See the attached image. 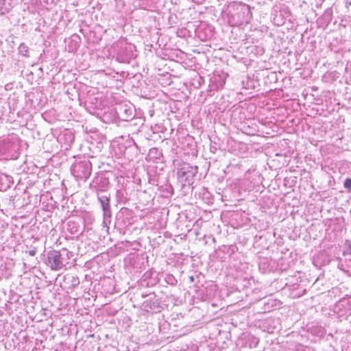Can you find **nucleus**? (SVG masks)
I'll return each instance as SVG.
<instances>
[{
	"label": "nucleus",
	"mask_w": 351,
	"mask_h": 351,
	"mask_svg": "<svg viewBox=\"0 0 351 351\" xmlns=\"http://www.w3.org/2000/svg\"><path fill=\"white\" fill-rule=\"evenodd\" d=\"M19 52L25 57L29 56V47L24 43H21L19 47Z\"/></svg>",
	"instance_id": "13"
},
{
	"label": "nucleus",
	"mask_w": 351,
	"mask_h": 351,
	"mask_svg": "<svg viewBox=\"0 0 351 351\" xmlns=\"http://www.w3.org/2000/svg\"><path fill=\"white\" fill-rule=\"evenodd\" d=\"M189 280H190L191 282H194V281H195L194 276H190L189 277Z\"/></svg>",
	"instance_id": "22"
},
{
	"label": "nucleus",
	"mask_w": 351,
	"mask_h": 351,
	"mask_svg": "<svg viewBox=\"0 0 351 351\" xmlns=\"http://www.w3.org/2000/svg\"><path fill=\"white\" fill-rule=\"evenodd\" d=\"M158 152V149L157 148H152L149 150L150 154H157Z\"/></svg>",
	"instance_id": "20"
},
{
	"label": "nucleus",
	"mask_w": 351,
	"mask_h": 351,
	"mask_svg": "<svg viewBox=\"0 0 351 351\" xmlns=\"http://www.w3.org/2000/svg\"><path fill=\"white\" fill-rule=\"evenodd\" d=\"M114 110L118 119L123 121H131L136 115L134 106L129 101L117 104Z\"/></svg>",
	"instance_id": "4"
},
{
	"label": "nucleus",
	"mask_w": 351,
	"mask_h": 351,
	"mask_svg": "<svg viewBox=\"0 0 351 351\" xmlns=\"http://www.w3.org/2000/svg\"><path fill=\"white\" fill-rule=\"evenodd\" d=\"M129 209L126 208H122L120 210V212L122 213V214H124L125 213H128L129 212Z\"/></svg>",
	"instance_id": "21"
},
{
	"label": "nucleus",
	"mask_w": 351,
	"mask_h": 351,
	"mask_svg": "<svg viewBox=\"0 0 351 351\" xmlns=\"http://www.w3.org/2000/svg\"><path fill=\"white\" fill-rule=\"evenodd\" d=\"M343 186L348 191H351V178H346L343 182Z\"/></svg>",
	"instance_id": "15"
},
{
	"label": "nucleus",
	"mask_w": 351,
	"mask_h": 351,
	"mask_svg": "<svg viewBox=\"0 0 351 351\" xmlns=\"http://www.w3.org/2000/svg\"><path fill=\"white\" fill-rule=\"evenodd\" d=\"M133 143H134V145H135V146H137V144H136V143H134V141H133Z\"/></svg>",
	"instance_id": "25"
},
{
	"label": "nucleus",
	"mask_w": 351,
	"mask_h": 351,
	"mask_svg": "<svg viewBox=\"0 0 351 351\" xmlns=\"http://www.w3.org/2000/svg\"><path fill=\"white\" fill-rule=\"evenodd\" d=\"M12 184V177L7 174L0 173V191H5L10 188Z\"/></svg>",
	"instance_id": "10"
},
{
	"label": "nucleus",
	"mask_w": 351,
	"mask_h": 351,
	"mask_svg": "<svg viewBox=\"0 0 351 351\" xmlns=\"http://www.w3.org/2000/svg\"><path fill=\"white\" fill-rule=\"evenodd\" d=\"M349 250H350V252H351V243H350V245H349Z\"/></svg>",
	"instance_id": "23"
},
{
	"label": "nucleus",
	"mask_w": 351,
	"mask_h": 351,
	"mask_svg": "<svg viewBox=\"0 0 351 351\" xmlns=\"http://www.w3.org/2000/svg\"><path fill=\"white\" fill-rule=\"evenodd\" d=\"M36 247H33L32 250H29L28 251V254L29 256H34L36 254Z\"/></svg>",
	"instance_id": "18"
},
{
	"label": "nucleus",
	"mask_w": 351,
	"mask_h": 351,
	"mask_svg": "<svg viewBox=\"0 0 351 351\" xmlns=\"http://www.w3.org/2000/svg\"><path fill=\"white\" fill-rule=\"evenodd\" d=\"M97 199L103 211V223L107 226L111 222L112 211L110 206V195L108 193L97 194Z\"/></svg>",
	"instance_id": "5"
},
{
	"label": "nucleus",
	"mask_w": 351,
	"mask_h": 351,
	"mask_svg": "<svg viewBox=\"0 0 351 351\" xmlns=\"http://www.w3.org/2000/svg\"><path fill=\"white\" fill-rule=\"evenodd\" d=\"M224 84H225V80H221L219 82V84L216 86V88H221L223 86Z\"/></svg>",
	"instance_id": "19"
},
{
	"label": "nucleus",
	"mask_w": 351,
	"mask_h": 351,
	"mask_svg": "<svg viewBox=\"0 0 351 351\" xmlns=\"http://www.w3.org/2000/svg\"><path fill=\"white\" fill-rule=\"evenodd\" d=\"M72 256V252L65 248L61 250H50L47 253L45 263L52 271H60L66 269Z\"/></svg>",
	"instance_id": "1"
},
{
	"label": "nucleus",
	"mask_w": 351,
	"mask_h": 351,
	"mask_svg": "<svg viewBox=\"0 0 351 351\" xmlns=\"http://www.w3.org/2000/svg\"><path fill=\"white\" fill-rule=\"evenodd\" d=\"M250 8L248 5H240L235 9L234 12L231 14L230 23H232L233 26H239L244 23H247Z\"/></svg>",
	"instance_id": "7"
},
{
	"label": "nucleus",
	"mask_w": 351,
	"mask_h": 351,
	"mask_svg": "<svg viewBox=\"0 0 351 351\" xmlns=\"http://www.w3.org/2000/svg\"><path fill=\"white\" fill-rule=\"evenodd\" d=\"M110 182L108 178L104 174H100L90 183L89 187L93 190L96 194L108 193Z\"/></svg>",
	"instance_id": "9"
},
{
	"label": "nucleus",
	"mask_w": 351,
	"mask_h": 351,
	"mask_svg": "<svg viewBox=\"0 0 351 351\" xmlns=\"http://www.w3.org/2000/svg\"><path fill=\"white\" fill-rule=\"evenodd\" d=\"M165 282L170 285H176L178 282L176 278L174 277L173 275L171 274H167L165 275Z\"/></svg>",
	"instance_id": "14"
},
{
	"label": "nucleus",
	"mask_w": 351,
	"mask_h": 351,
	"mask_svg": "<svg viewBox=\"0 0 351 351\" xmlns=\"http://www.w3.org/2000/svg\"><path fill=\"white\" fill-rule=\"evenodd\" d=\"M64 281L69 285V288H75L80 284V280L77 276L66 274L64 276Z\"/></svg>",
	"instance_id": "11"
},
{
	"label": "nucleus",
	"mask_w": 351,
	"mask_h": 351,
	"mask_svg": "<svg viewBox=\"0 0 351 351\" xmlns=\"http://www.w3.org/2000/svg\"><path fill=\"white\" fill-rule=\"evenodd\" d=\"M135 46L132 44L128 43L124 40L119 41L113 46L114 51H116V60L122 63H129L132 59L136 56Z\"/></svg>",
	"instance_id": "2"
},
{
	"label": "nucleus",
	"mask_w": 351,
	"mask_h": 351,
	"mask_svg": "<svg viewBox=\"0 0 351 351\" xmlns=\"http://www.w3.org/2000/svg\"><path fill=\"white\" fill-rule=\"evenodd\" d=\"M141 297L146 298L142 304V307L145 311L160 312L162 308L160 305V301L156 298V295L154 292L142 293Z\"/></svg>",
	"instance_id": "8"
},
{
	"label": "nucleus",
	"mask_w": 351,
	"mask_h": 351,
	"mask_svg": "<svg viewBox=\"0 0 351 351\" xmlns=\"http://www.w3.org/2000/svg\"><path fill=\"white\" fill-rule=\"evenodd\" d=\"M71 173L77 180L86 181L92 172V163L89 160L75 161L71 168Z\"/></svg>",
	"instance_id": "3"
},
{
	"label": "nucleus",
	"mask_w": 351,
	"mask_h": 351,
	"mask_svg": "<svg viewBox=\"0 0 351 351\" xmlns=\"http://www.w3.org/2000/svg\"><path fill=\"white\" fill-rule=\"evenodd\" d=\"M133 143H134V145H135V146H137V144H136V143H134V141H133Z\"/></svg>",
	"instance_id": "24"
},
{
	"label": "nucleus",
	"mask_w": 351,
	"mask_h": 351,
	"mask_svg": "<svg viewBox=\"0 0 351 351\" xmlns=\"http://www.w3.org/2000/svg\"><path fill=\"white\" fill-rule=\"evenodd\" d=\"M346 274L348 275H351V259H346Z\"/></svg>",
	"instance_id": "17"
},
{
	"label": "nucleus",
	"mask_w": 351,
	"mask_h": 351,
	"mask_svg": "<svg viewBox=\"0 0 351 351\" xmlns=\"http://www.w3.org/2000/svg\"><path fill=\"white\" fill-rule=\"evenodd\" d=\"M197 166L184 165L178 171V178L183 186H190L193 183L194 177L197 173Z\"/></svg>",
	"instance_id": "6"
},
{
	"label": "nucleus",
	"mask_w": 351,
	"mask_h": 351,
	"mask_svg": "<svg viewBox=\"0 0 351 351\" xmlns=\"http://www.w3.org/2000/svg\"><path fill=\"white\" fill-rule=\"evenodd\" d=\"M338 268L341 270H342L343 271H344L345 273H346V259L345 261H341L339 263H338Z\"/></svg>",
	"instance_id": "16"
},
{
	"label": "nucleus",
	"mask_w": 351,
	"mask_h": 351,
	"mask_svg": "<svg viewBox=\"0 0 351 351\" xmlns=\"http://www.w3.org/2000/svg\"><path fill=\"white\" fill-rule=\"evenodd\" d=\"M12 8V0H0V15L8 13Z\"/></svg>",
	"instance_id": "12"
}]
</instances>
